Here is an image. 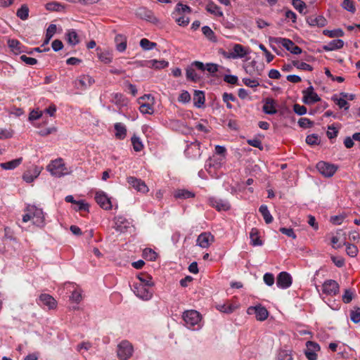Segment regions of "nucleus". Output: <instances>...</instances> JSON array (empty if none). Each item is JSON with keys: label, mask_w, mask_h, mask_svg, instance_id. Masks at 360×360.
Segmentation results:
<instances>
[{"label": "nucleus", "mask_w": 360, "mask_h": 360, "mask_svg": "<svg viewBox=\"0 0 360 360\" xmlns=\"http://www.w3.org/2000/svg\"><path fill=\"white\" fill-rule=\"evenodd\" d=\"M293 110L296 114L299 115H304L307 112L306 107L304 105H300L297 103H295L293 105Z\"/></svg>", "instance_id": "338daca9"}, {"label": "nucleus", "mask_w": 360, "mask_h": 360, "mask_svg": "<svg viewBox=\"0 0 360 360\" xmlns=\"http://www.w3.org/2000/svg\"><path fill=\"white\" fill-rule=\"evenodd\" d=\"M20 59L22 62H24L25 64L29 65H34L37 63V59H35L34 58H31V57H27L25 55H22L20 57Z\"/></svg>", "instance_id": "e2e57ef3"}, {"label": "nucleus", "mask_w": 360, "mask_h": 360, "mask_svg": "<svg viewBox=\"0 0 360 360\" xmlns=\"http://www.w3.org/2000/svg\"><path fill=\"white\" fill-rule=\"evenodd\" d=\"M247 142L251 146H253L255 148H257L259 150H262L263 149L262 141L259 139H248L247 141Z\"/></svg>", "instance_id": "774afa93"}, {"label": "nucleus", "mask_w": 360, "mask_h": 360, "mask_svg": "<svg viewBox=\"0 0 360 360\" xmlns=\"http://www.w3.org/2000/svg\"><path fill=\"white\" fill-rule=\"evenodd\" d=\"M300 127L303 128H308L313 126V122L306 117L300 118L298 121Z\"/></svg>", "instance_id": "680f3d73"}, {"label": "nucleus", "mask_w": 360, "mask_h": 360, "mask_svg": "<svg viewBox=\"0 0 360 360\" xmlns=\"http://www.w3.org/2000/svg\"><path fill=\"white\" fill-rule=\"evenodd\" d=\"M264 282L269 286H271L275 281L274 276L271 273H266L263 276Z\"/></svg>", "instance_id": "bf43d9fd"}, {"label": "nucleus", "mask_w": 360, "mask_h": 360, "mask_svg": "<svg viewBox=\"0 0 360 360\" xmlns=\"http://www.w3.org/2000/svg\"><path fill=\"white\" fill-rule=\"evenodd\" d=\"M293 65L295 66L297 68L303 70L311 71L313 70V68L310 65H309L304 62L294 61Z\"/></svg>", "instance_id": "6e6d98bb"}, {"label": "nucleus", "mask_w": 360, "mask_h": 360, "mask_svg": "<svg viewBox=\"0 0 360 360\" xmlns=\"http://www.w3.org/2000/svg\"><path fill=\"white\" fill-rule=\"evenodd\" d=\"M247 313L248 314H255L257 320L259 321H265L269 316V312L267 309L261 304H258L254 307H249L247 309Z\"/></svg>", "instance_id": "6e6552de"}, {"label": "nucleus", "mask_w": 360, "mask_h": 360, "mask_svg": "<svg viewBox=\"0 0 360 360\" xmlns=\"http://www.w3.org/2000/svg\"><path fill=\"white\" fill-rule=\"evenodd\" d=\"M217 310L226 313V314H231L236 309L238 308V305L236 304H233L230 302H226L222 304H217L216 306Z\"/></svg>", "instance_id": "a878e982"}, {"label": "nucleus", "mask_w": 360, "mask_h": 360, "mask_svg": "<svg viewBox=\"0 0 360 360\" xmlns=\"http://www.w3.org/2000/svg\"><path fill=\"white\" fill-rule=\"evenodd\" d=\"M114 127L116 131L115 137L120 140L124 139L127 135L126 127L120 122H117L115 124Z\"/></svg>", "instance_id": "7c9ffc66"}, {"label": "nucleus", "mask_w": 360, "mask_h": 360, "mask_svg": "<svg viewBox=\"0 0 360 360\" xmlns=\"http://www.w3.org/2000/svg\"><path fill=\"white\" fill-rule=\"evenodd\" d=\"M47 170L49 171L52 175L58 177L68 173L63 160L60 158L51 161L47 166Z\"/></svg>", "instance_id": "7ed1b4c3"}, {"label": "nucleus", "mask_w": 360, "mask_h": 360, "mask_svg": "<svg viewBox=\"0 0 360 360\" xmlns=\"http://www.w3.org/2000/svg\"><path fill=\"white\" fill-rule=\"evenodd\" d=\"M354 290L351 289H345L342 296V300L345 304H349L354 298Z\"/></svg>", "instance_id": "09e8293b"}, {"label": "nucleus", "mask_w": 360, "mask_h": 360, "mask_svg": "<svg viewBox=\"0 0 360 360\" xmlns=\"http://www.w3.org/2000/svg\"><path fill=\"white\" fill-rule=\"evenodd\" d=\"M202 34L207 38L210 41L212 42H216L217 41V37L214 32L212 30V29L209 26H203L202 27Z\"/></svg>", "instance_id": "a19ab883"}, {"label": "nucleus", "mask_w": 360, "mask_h": 360, "mask_svg": "<svg viewBox=\"0 0 360 360\" xmlns=\"http://www.w3.org/2000/svg\"><path fill=\"white\" fill-rule=\"evenodd\" d=\"M342 95L343 96V98H335L334 101H335L336 105H338L340 108H344L347 110L349 108L348 103L345 98L347 96V94H342Z\"/></svg>", "instance_id": "3c124183"}, {"label": "nucleus", "mask_w": 360, "mask_h": 360, "mask_svg": "<svg viewBox=\"0 0 360 360\" xmlns=\"http://www.w3.org/2000/svg\"><path fill=\"white\" fill-rule=\"evenodd\" d=\"M184 325L190 330H197L201 328V315L196 310H187L182 315Z\"/></svg>", "instance_id": "f03ea898"}, {"label": "nucleus", "mask_w": 360, "mask_h": 360, "mask_svg": "<svg viewBox=\"0 0 360 360\" xmlns=\"http://www.w3.org/2000/svg\"><path fill=\"white\" fill-rule=\"evenodd\" d=\"M292 276L286 271H282L277 276L276 285L280 288H288L292 285Z\"/></svg>", "instance_id": "f8f14e48"}, {"label": "nucleus", "mask_w": 360, "mask_h": 360, "mask_svg": "<svg viewBox=\"0 0 360 360\" xmlns=\"http://www.w3.org/2000/svg\"><path fill=\"white\" fill-rule=\"evenodd\" d=\"M99 60L105 64L112 62V56L109 52H101L98 54Z\"/></svg>", "instance_id": "864d4df0"}, {"label": "nucleus", "mask_w": 360, "mask_h": 360, "mask_svg": "<svg viewBox=\"0 0 360 360\" xmlns=\"http://www.w3.org/2000/svg\"><path fill=\"white\" fill-rule=\"evenodd\" d=\"M174 197L176 199H188L195 197V193L186 189H178L174 191Z\"/></svg>", "instance_id": "cd10ccee"}, {"label": "nucleus", "mask_w": 360, "mask_h": 360, "mask_svg": "<svg viewBox=\"0 0 360 360\" xmlns=\"http://www.w3.org/2000/svg\"><path fill=\"white\" fill-rule=\"evenodd\" d=\"M339 284L334 280L326 281L321 288L322 293L326 295L333 296L339 292Z\"/></svg>", "instance_id": "1a4fd4ad"}, {"label": "nucleus", "mask_w": 360, "mask_h": 360, "mask_svg": "<svg viewBox=\"0 0 360 360\" xmlns=\"http://www.w3.org/2000/svg\"><path fill=\"white\" fill-rule=\"evenodd\" d=\"M39 174H40V170L38 169V167H34V168L33 169V172L31 173L30 171L26 172L23 174L22 179L27 183H31V182L34 181V180L35 179L37 178V176L39 175Z\"/></svg>", "instance_id": "473e14b6"}, {"label": "nucleus", "mask_w": 360, "mask_h": 360, "mask_svg": "<svg viewBox=\"0 0 360 360\" xmlns=\"http://www.w3.org/2000/svg\"><path fill=\"white\" fill-rule=\"evenodd\" d=\"M338 134V129L334 126V124L329 125L326 132L327 136L329 139H333L337 136Z\"/></svg>", "instance_id": "5fc2aeb1"}, {"label": "nucleus", "mask_w": 360, "mask_h": 360, "mask_svg": "<svg viewBox=\"0 0 360 360\" xmlns=\"http://www.w3.org/2000/svg\"><path fill=\"white\" fill-rule=\"evenodd\" d=\"M22 162V158H19L6 162H2L0 164V167L4 169H13L18 167Z\"/></svg>", "instance_id": "2f4dec72"}, {"label": "nucleus", "mask_w": 360, "mask_h": 360, "mask_svg": "<svg viewBox=\"0 0 360 360\" xmlns=\"http://www.w3.org/2000/svg\"><path fill=\"white\" fill-rule=\"evenodd\" d=\"M186 76L187 79L193 82H197L200 80V77L196 73L195 69L192 67V65L186 68Z\"/></svg>", "instance_id": "58836bf2"}, {"label": "nucleus", "mask_w": 360, "mask_h": 360, "mask_svg": "<svg viewBox=\"0 0 360 360\" xmlns=\"http://www.w3.org/2000/svg\"><path fill=\"white\" fill-rule=\"evenodd\" d=\"M131 141L133 146V148L136 152H140L143 150V145L139 137H137L136 135H134L131 137Z\"/></svg>", "instance_id": "de8ad7c7"}, {"label": "nucleus", "mask_w": 360, "mask_h": 360, "mask_svg": "<svg viewBox=\"0 0 360 360\" xmlns=\"http://www.w3.org/2000/svg\"><path fill=\"white\" fill-rule=\"evenodd\" d=\"M150 286L143 285V284L134 283L132 286V290L134 294L143 300H149L152 298L153 292Z\"/></svg>", "instance_id": "39448f33"}, {"label": "nucleus", "mask_w": 360, "mask_h": 360, "mask_svg": "<svg viewBox=\"0 0 360 360\" xmlns=\"http://www.w3.org/2000/svg\"><path fill=\"white\" fill-rule=\"evenodd\" d=\"M209 203L210 206L214 207L217 211H227L231 208L229 202L225 199L211 197L209 198Z\"/></svg>", "instance_id": "9d476101"}, {"label": "nucleus", "mask_w": 360, "mask_h": 360, "mask_svg": "<svg viewBox=\"0 0 360 360\" xmlns=\"http://www.w3.org/2000/svg\"><path fill=\"white\" fill-rule=\"evenodd\" d=\"M350 319L351 321L354 323H358L360 322V307H353V309L350 311Z\"/></svg>", "instance_id": "a18cd8bd"}, {"label": "nucleus", "mask_w": 360, "mask_h": 360, "mask_svg": "<svg viewBox=\"0 0 360 360\" xmlns=\"http://www.w3.org/2000/svg\"><path fill=\"white\" fill-rule=\"evenodd\" d=\"M139 110L143 114H153V107L148 104V103H143L141 104L139 107Z\"/></svg>", "instance_id": "13d9d810"}, {"label": "nucleus", "mask_w": 360, "mask_h": 360, "mask_svg": "<svg viewBox=\"0 0 360 360\" xmlns=\"http://www.w3.org/2000/svg\"><path fill=\"white\" fill-rule=\"evenodd\" d=\"M38 304L41 306L47 307L49 309H53L57 306L56 300L49 294H41L39 297Z\"/></svg>", "instance_id": "dca6fc26"}, {"label": "nucleus", "mask_w": 360, "mask_h": 360, "mask_svg": "<svg viewBox=\"0 0 360 360\" xmlns=\"http://www.w3.org/2000/svg\"><path fill=\"white\" fill-rule=\"evenodd\" d=\"M324 35L328 36L329 37H338L344 35V32L341 29H335L333 30H324L323 31Z\"/></svg>", "instance_id": "8fccbe9b"}, {"label": "nucleus", "mask_w": 360, "mask_h": 360, "mask_svg": "<svg viewBox=\"0 0 360 360\" xmlns=\"http://www.w3.org/2000/svg\"><path fill=\"white\" fill-rule=\"evenodd\" d=\"M307 349L304 353L306 356L309 360H315V352L314 350H311L309 347H313L315 348V342L312 341H307L306 342Z\"/></svg>", "instance_id": "79ce46f5"}, {"label": "nucleus", "mask_w": 360, "mask_h": 360, "mask_svg": "<svg viewBox=\"0 0 360 360\" xmlns=\"http://www.w3.org/2000/svg\"><path fill=\"white\" fill-rule=\"evenodd\" d=\"M276 44H281L288 51L293 54H300L302 52L301 48L297 46L292 40L286 38L277 37L271 39Z\"/></svg>", "instance_id": "423d86ee"}, {"label": "nucleus", "mask_w": 360, "mask_h": 360, "mask_svg": "<svg viewBox=\"0 0 360 360\" xmlns=\"http://www.w3.org/2000/svg\"><path fill=\"white\" fill-rule=\"evenodd\" d=\"M169 63L165 60H158L154 59L143 61L142 66L154 69H162L167 67Z\"/></svg>", "instance_id": "a211bd4d"}, {"label": "nucleus", "mask_w": 360, "mask_h": 360, "mask_svg": "<svg viewBox=\"0 0 360 360\" xmlns=\"http://www.w3.org/2000/svg\"><path fill=\"white\" fill-rule=\"evenodd\" d=\"M342 6L344 9L352 13H354L356 11L354 1L352 0H343L342 3Z\"/></svg>", "instance_id": "603ef678"}, {"label": "nucleus", "mask_w": 360, "mask_h": 360, "mask_svg": "<svg viewBox=\"0 0 360 360\" xmlns=\"http://www.w3.org/2000/svg\"><path fill=\"white\" fill-rule=\"evenodd\" d=\"M345 245L347 246L346 252L349 256H350L352 257L356 256L358 250H357V248L354 245L346 243Z\"/></svg>", "instance_id": "4d7b16f0"}, {"label": "nucleus", "mask_w": 360, "mask_h": 360, "mask_svg": "<svg viewBox=\"0 0 360 360\" xmlns=\"http://www.w3.org/2000/svg\"><path fill=\"white\" fill-rule=\"evenodd\" d=\"M56 25L54 24H51L48 27L46 32V37L41 46H44L49 43V41L56 32Z\"/></svg>", "instance_id": "4c0bfd02"}, {"label": "nucleus", "mask_w": 360, "mask_h": 360, "mask_svg": "<svg viewBox=\"0 0 360 360\" xmlns=\"http://www.w3.org/2000/svg\"><path fill=\"white\" fill-rule=\"evenodd\" d=\"M129 227V222L122 217H116L115 218V229L120 233H124Z\"/></svg>", "instance_id": "6ab92c4d"}, {"label": "nucleus", "mask_w": 360, "mask_h": 360, "mask_svg": "<svg viewBox=\"0 0 360 360\" xmlns=\"http://www.w3.org/2000/svg\"><path fill=\"white\" fill-rule=\"evenodd\" d=\"M280 232H281L283 234H285L288 236V237H290L292 238H296V235L291 228H285V227H281L279 229Z\"/></svg>", "instance_id": "69168bd1"}, {"label": "nucleus", "mask_w": 360, "mask_h": 360, "mask_svg": "<svg viewBox=\"0 0 360 360\" xmlns=\"http://www.w3.org/2000/svg\"><path fill=\"white\" fill-rule=\"evenodd\" d=\"M191 100V96L187 91H183L178 98L179 102L186 103Z\"/></svg>", "instance_id": "0e129e2a"}, {"label": "nucleus", "mask_w": 360, "mask_h": 360, "mask_svg": "<svg viewBox=\"0 0 360 360\" xmlns=\"http://www.w3.org/2000/svg\"><path fill=\"white\" fill-rule=\"evenodd\" d=\"M143 256L146 259L149 261H155L158 254L150 248H146L143 252Z\"/></svg>", "instance_id": "49530a36"}, {"label": "nucleus", "mask_w": 360, "mask_h": 360, "mask_svg": "<svg viewBox=\"0 0 360 360\" xmlns=\"http://www.w3.org/2000/svg\"><path fill=\"white\" fill-rule=\"evenodd\" d=\"M67 39L70 44L75 46L79 42V36L75 30H70L67 33Z\"/></svg>", "instance_id": "ea45409f"}, {"label": "nucleus", "mask_w": 360, "mask_h": 360, "mask_svg": "<svg viewBox=\"0 0 360 360\" xmlns=\"http://www.w3.org/2000/svg\"><path fill=\"white\" fill-rule=\"evenodd\" d=\"M173 12H174L176 14L184 15L185 13H191L192 12V9L190 6L179 2L176 5Z\"/></svg>", "instance_id": "e433bc0d"}, {"label": "nucleus", "mask_w": 360, "mask_h": 360, "mask_svg": "<svg viewBox=\"0 0 360 360\" xmlns=\"http://www.w3.org/2000/svg\"><path fill=\"white\" fill-rule=\"evenodd\" d=\"M250 244L253 246H259L262 245L260 239L259 231L257 228H252L250 232Z\"/></svg>", "instance_id": "bb28decb"}, {"label": "nucleus", "mask_w": 360, "mask_h": 360, "mask_svg": "<svg viewBox=\"0 0 360 360\" xmlns=\"http://www.w3.org/2000/svg\"><path fill=\"white\" fill-rule=\"evenodd\" d=\"M115 43L117 51L124 52L127 49V37L123 34H117L115 37Z\"/></svg>", "instance_id": "b1692460"}, {"label": "nucleus", "mask_w": 360, "mask_h": 360, "mask_svg": "<svg viewBox=\"0 0 360 360\" xmlns=\"http://www.w3.org/2000/svg\"><path fill=\"white\" fill-rule=\"evenodd\" d=\"M214 240V237L210 232H202L198 236L196 243L202 248H207Z\"/></svg>", "instance_id": "4468645a"}, {"label": "nucleus", "mask_w": 360, "mask_h": 360, "mask_svg": "<svg viewBox=\"0 0 360 360\" xmlns=\"http://www.w3.org/2000/svg\"><path fill=\"white\" fill-rule=\"evenodd\" d=\"M264 103L262 107V110L264 113L268 115H274L277 112V110L276 108V102L271 98H266L264 101Z\"/></svg>", "instance_id": "f3484780"}, {"label": "nucleus", "mask_w": 360, "mask_h": 360, "mask_svg": "<svg viewBox=\"0 0 360 360\" xmlns=\"http://www.w3.org/2000/svg\"><path fill=\"white\" fill-rule=\"evenodd\" d=\"M302 94V102L304 103L309 105L315 103V92L311 85L307 89L303 90Z\"/></svg>", "instance_id": "412c9836"}, {"label": "nucleus", "mask_w": 360, "mask_h": 360, "mask_svg": "<svg viewBox=\"0 0 360 360\" xmlns=\"http://www.w3.org/2000/svg\"><path fill=\"white\" fill-rule=\"evenodd\" d=\"M233 53L232 54L233 58H243L248 53V52L246 51L245 48L241 44H235L233 46Z\"/></svg>", "instance_id": "f704fd0d"}, {"label": "nucleus", "mask_w": 360, "mask_h": 360, "mask_svg": "<svg viewBox=\"0 0 360 360\" xmlns=\"http://www.w3.org/2000/svg\"><path fill=\"white\" fill-rule=\"evenodd\" d=\"M96 202L104 210H108L112 208L110 198L103 191H98L95 195Z\"/></svg>", "instance_id": "2eb2a0df"}, {"label": "nucleus", "mask_w": 360, "mask_h": 360, "mask_svg": "<svg viewBox=\"0 0 360 360\" xmlns=\"http://www.w3.org/2000/svg\"><path fill=\"white\" fill-rule=\"evenodd\" d=\"M140 46L143 50L149 51L156 47L157 44L149 41L148 39L143 38L140 41Z\"/></svg>", "instance_id": "c03bdc74"}, {"label": "nucleus", "mask_w": 360, "mask_h": 360, "mask_svg": "<svg viewBox=\"0 0 360 360\" xmlns=\"http://www.w3.org/2000/svg\"><path fill=\"white\" fill-rule=\"evenodd\" d=\"M133 352V346L127 340H123L117 345V354L121 360H128L132 356Z\"/></svg>", "instance_id": "20e7f679"}, {"label": "nucleus", "mask_w": 360, "mask_h": 360, "mask_svg": "<svg viewBox=\"0 0 360 360\" xmlns=\"http://www.w3.org/2000/svg\"><path fill=\"white\" fill-rule=\"evenodd\" d=\"M17 16L22 20L27 19L29 16V8L27 5L23 4L18 9L16 13Z\"/></svg>", "instance_id": "37998d69"}, {"label": "nucleus", "mask_w": 360, "mask_h": 360, "mask_svg": "<svg viewBox=\"0 0 360 360\" xmlns=\"http://www.w3.org/2000/svg\"><path fill=\"white\" fill-rule=\"evenodd\" d=\"M205 101V94L202 91H195L193 96L194 105L198 108H201Z\"/></svg>", "instance_id": "c85d7f7f"}, {"label": "nucleus", "mask_w": 360, "mask_h": 360, "mask_svg": "<svg viewBox=\"0 0 360 360\" xmlns=\"http://www.w3.org/2000/svg\"><path fill=\"white\" fill-rule=\"evenodd\" d=\"M8 46L11 51L16 55L25 52V46L17 39H9Z\"/></svg>", "instance_id": "aec40b11"}, {"label": "nucleus", "mask_w": 360, "mask_h": 360, "mask_svg": "<svg viewBox=\"0 0 360 360\" xmlns=\"http://www.w3.org/2000/svg\"><path fill=\"white\" fill-rule=\"evenodd\" d=\"M138 282H135L134 283L137 284H143V285H147L150 287H153L154 283L152 281V277L148 274H141L138 276Z\"/></svg>", "instance_id": "c9c22d12"}, {"label": "nucleus", "mask_w": 360, "mask_h": 360, "mask_svg": "<svg viewBox=\"0 0 360 360\" xmlns=\"http://www.w3.org/2000/svg\"><path fill=\"white\" fill-rule=\"evenodd\" d=\"M127 183L139 192L146 193L149 191L143 181L134 176L128 177Z\"/></svg>", "instance_id": "ddd939ff"}, {"label": "nucleus", "mask_w": 360, "mask_h": 360, "mask_svg": "<svg viewBox=\"0 0 360 360\" xmlns=\"http://www.w3.org/2000/svg\"><path fill=\"white\" fill-rule=\"evenodd\" d=\"M243 82L247 86L255 88L259 85V81L257 79H252L250 78H243Z\"/></svg>", "instance_id": "052dcab7"}, {"label": "nucleus", "mask_w": 360, "mask_h": 360, "mask_svg": "<svg viewBox=\"0 0 360 360\" xmlns=\"http://www.w3.org/2000/svg\"><path fill=\"white\" fill-rule=\"evenodd\" d=\"M94 79L89 75H82L75 81V86L85 90L94 84Z\"/></svg>", "instance_id": "9b49d317"}, {"label": "nucleus", "mask_w": 360, "mask_h": 360, "mask_svg": "<svg viewBox=\"0 0 360 360\" xmlns=\"http://www.w3.org/2000/svg\"><path fill=\"white\" fill-rule=\"evenodd\" d=\"M344 44L345 43L342 39H333L328 44L324 45L323 49L326 51H334L342 48Z\"/></svg>", "instance_id": "393cba45"}, {"label": "nucleus", "mask_w": 360, "mask_h": 360, "mask_svg": "<svg viewBox=\"0 0 360 360\" xmlns=\"http://www.w3.org/2000/svg\"><path fill=\"white\" fill-rule=\"evenodd\" d=\"M172 17L178 25L181 27H186L190 22V18L184 15L176 14L174 12H172Z\"/></svg>", "instance_id": "c756f323"}, {"label": "nucleus", "mask_w": 360, "mask_h": 360, "mask_svg": "<svg viewBox=\"0 0 360 360\" xmlns=\"http://www.w3.org/2000/svg\"><path fill=\"white\" fill-rule=\"evenodd\" d=\"M206 11L216 17H223L221 8L212 1H209L205 7Z\"/></svg>", "instance_id": "4be33fe9"}, {"label": "nucleus", "mask_w": 360, "mask_h": 360, "mask_svg": "<svg viewBox=\"0 0 360 360\" xmlns=\"http://www.w3.org/2000/svg\"><path fill=\"white\" fill-rule=\"evenodd\" d=\"M259 212L263 217L266 224H269L273 221L274 218L271 214L270 212L269 211L268 207L266 205H262L259 208Z\"/></svg>", "instance_id": "72a5a7b5"}, {"label": "nucleus", "mask_w": 360, "mask_h": 360, "mask_svg": "<svg viewBox=\"0 0 360 360\" xmlns=\"http://www.w3.org/2000/svg\"><path fill=\"white\" fill-rule=\"evenodd\" d=\"M316 169L325 177H331L338 169V166L326 162H319L316 164Z\"/></svg>", "instance_id": "0eeeda50"}, {"label": "nucleus", "mask_w": 360, "mask_h": 360, "mask_svg": "<svg viewBox=\"0 0 360 360\" xmlns=\"http://www.w3.org/2000/svg\"><path fill=\"white\" fill-rule=\"evenodd\" d=\"M27 212L22 216L23 222H27L32 220L34 225L39 227L44 226L45 217L41 209L32 205L27 207Z\"/></svg>", "instance_id": "f257e3e1"}, {"label": "nucleus", "mask_w": 360, "mask_h": 360, "mask_svg": "<svg viewBox=\"0 0 360 360\" xmlns=\"http://www.w3.org/2000/svg\"><path fill=\"white\" fill-rule=\"evenodd\" d=\"M331 243L333 244V247L335 249L340 248L346 245L345 234L342 233V231L337 232V234L332 237Z\"/></svg>", "instance_id": "5701e85b"}]
</instances>
